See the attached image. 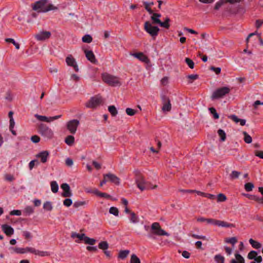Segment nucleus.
<instances>
[{"label":"nucleus","instance_id":"f257e3e1","mask_svg":"<svg viewBox=\"0 0 263 263\" xmlns=\"http://www.w3.org/2000/svg\"><path fill=\"white\" fill-rule=\"evenodd\" d=\"M134 173L136 176L135 181L137 187L141 191L149 189H155L157 187L156 185H153L149 182L145 181L138 170H135Z\"/></svg>","mask_w":263,"mask_h":263},{"label":"nucleus","instance_id":"f03ea898","mask_svg":"<svg viewBox=\"0 0 263 263\" xmlns=\"http://www.w3.org/2000/svg\"><path fill=\"white\" fill-rule=\"evenodd\" d=\"M47 3V0H40L36 2L32 6L34 10L37 11L38 12H47L50 10H55L58 8L52 4H48L46 6Z\"/></svg>","mask_w":263,"mask_h":263},{"label":"nucleus","instance_id":"7ed1b4c3","mask_svg":"<svg viewBox=\"0 0 263 263\" xmlns=\"http://www.w3.org/2000/svg\"><path fill=\"white\" fill-rule=\"evenodd\" d=\"M246 43L248 48H256L254 44L259 45L260 48H263V40L256 32L250 33L246 39Z\"/></svg>","mask_w":263,"mask_h":263},{"label":"nucleus","instance_id":"20e7f679","mask_svg":"<svg viewBox=\"0 0 263 263\" xmlns=\"http://www.w3.org/2000/svg\"><path fill=\"white\" fill-rule=\"evenodd\" d=\"M102 78L104 82L111 86H120L121 84L118 77L107 73H102Z\"/></svg>","mask_w":263,"mask_h":263},{"label":"nucleus","instance_id":"39448f33","mask_svg":"<svg viewBox=\"0 0 263 263\" xmlns=\"http://www.w3.org/2000/svg\"><path fill=\"white\" fill-rule=\"evenodd\" d=\"M38 133L44 138L51 139L53 137V130L46 124L41 123L38 127Z\"/></svg>","mask_w":263,"mask_h":263},{"label":"nucleus","instance_id":"423d86ee","mask_svg":"<svg viewBox=\"0 0 263 263\" xmlns=\"http://www.w3.org/2000/svg\"><path fill=\"white\" fill-rule=\"evenodd\" d=\"M230 91V89L228 87H223L215 90L212 95V99H218L223 97L229 93Z\"/></svg>","mask_w":263,"mask_h":263},{"label":"nucleus","instance_id":"0eeeda50","mask_svg":"<svg viewBox=\"0 0 263 263\" xmlns=\"http://www.w3.org/2000/svg\"><path fill=\"white\" fill-rule=\"evenodd\" d=\"M144 28L146 32H147L152 37L157 36L159 31V29L158 27L153 26L148 21L145 22Z\"/></svg>","mask_w":263,"mask_h":263},{"label":"nucleus","instance_id":"6e6552de","mask_svg":"<svg viewBox=\"0 0 263 263\" xmlns=\"http://www.w3.org/2000/svg\"><path fill=\"white\" fill-rule=\"evenodd\" d=\"M102 102L101 97L95 96L86 103L85 106L87 108H94L99 106Z\"/></svg>","mask_w":263,"mask_h":263},{"label":"nucleus","instance_id":"1a4fd4ad","mask_svg":"<svg viewBox=\"0 0 263 263\" xmlns=\"http://www.w3.org/2000/svg\"><path fill=\"white\" fill-rule=\"evenodd\" d=\"M152 230L153 231V233L154 234L158 235V236H170V234L166 232L164 230L161 229L159 223L158 222H154L152 224L151 226Z\"/></svg>","mask_w":263,"mask_h":263},{"label":"nucleus","instance_id":"9d476101","mask_svg":"<svg viewBox=\"0 0 263 263\" xmlns=\"http://www.w3.org/2000/svg\"><path fill=\"white\" fill-rule=\"evenodd\" d=\"M80 124V122L77 119H73L68 121L66 124L67 129L72 134L76 133L77 128Z\"/></svg>","mask_w":263,"mask_h":263},{"label":"nucleus","instance_id":"9b49d317","mask_svg":"<svg viewBox=\"0 0 263 263\" xmlns=\"http://www.w3.org/2000/svg\"><path fill=\"white\" fill-rule=\"evenodd\" d=\"M27 253H32L40 256H47L49 255V253L47 251H40L30 247L25 248V254Z\"/></svg>","mask_w":263,"mask_h":263},{"label":"nucleus","instance_id":"f8f14e48","mask_svg":"<svg viewBox=\"0 0 263 263\" xmlns=\"http://www.w3.org/2000/svg\"><path fill=\"white\" fill-rule=\"evenodd\" d=\"M51 33L50 31H42L34 35L35 38L40 41H43L48 40L50 37Z\"/></svg>","mask_w":263,"mask_h":263},{"label":"nucleus","instance_id":"ddd939ff","mask_svg":"<svg viewBox=\"0 0 263 263\" xmlns=\"http://www.w3.org/2000/svg\"><path fill=\"white\" fill-rule=\"evenodd\" d=\"M129 55L134 57V58L138 59L139 61L146 63L148 64L149 62V60L148 58V57L144 54L143 52H130Z\"/></svg>","mask_w":263,"mask_h":263},{"label":"nucleus","instance_id":"4468645a","mask_svg":"<svg viewBox=\"0 0 263 263\" xmlns=\"http://www.w3.org/2000/svg\"><path fill=\"white\" fill-rule=\"evenodd\" d=\"M163 106L162 110L163 112H168L171 110L172 105L171 104L170 100L166 96H162L161 97Z\"/></svg>","mask_w":263,"mask_h":263},{"label":"nucleus","instance_id":"2eb2a0df","mask_svg":"<svg viewBox=\"0 0 263 263\" xmlns=\"http://www.w3.org/2000/svg\"><path fill=\"white\" fill-rule=\"evenodd\" d=\"M61 189L63 190V192L62 196L64 197H69L72 195L69 185L67 183H63L61 185Z\"/></svg>","mask_w":263,"mask_h":263},{"label":"nucleus","instance_id":"dca6fc26","mask_svg":"<svg viewBox=\"0 0 263 263\" xmlns=\"http://www.w3.org/2000/svg\"><path fill=\"white\" fill-rule=\"evenodd\" d=\"M36 157L40 158L41 162L46 163L49 157V152L48 151H43L40 152L36 155Z\"/></svg>","mask_w":263,"mask_h":263},{"label":"nucleus","instance_id":"f3484780","mask_svg":"<svg viewBox=\"0 0 263 263\" xmlns=\"http://www.w3.org/2000/svg\"><path fill=\"white\" fill-rule=\"evenodd\" d=\"M66 62L68 65L73 67L76 71H79L78 66L74 59L71 55H69L66 58Z\"/></svg>","mask_w":263,"mask_h":263},{"label":"nucleus","instance_id":"a211bd4d","mask_svg":"<svg viewBox=\"0 0 263 263\" xmlns=\"http://www.w3.org/2000/svg\"><path fill=\"white\" fill-rule=\"evenodd\" d=\"M86 57L87 60L91 63L95 64L97 62V60L92 50H84Z\"/></svg>","mask_w":263,"mask_h":263},{"label":"nucleus","instance_id":"6ab92c4d","mask_svg":"<svg viewBox=\"0 0 263 263\" xmlns=\"http://www.w3.org/2000/svg\"><path fill=\"white\" fill-rule=\"evenodd\" d=\"M104 178H108L109 180L112 183L116 184H119L120 183V179L115 175L108 173L107 174L104 175Z\"/></svg>","mask_w":263,"mask_h":263},{"label":"nucleus","instance_id":"aec40b11","mask_svg":"<svg viewBox=\"0 0 263 263\" xmlns=\"http://www.w3.org/2000/svg\"><path fill=\"white\" fill-rule=\"evenodd\" d=\"M214 226H217L219 227L222 228H232L234 226L232 223H228L224 221L219 220L215 219Z\"/></svg>","mask_w":263,"mask_h":263},{"label":"nucleus","instance_id":"412c9836","mask_svg":"<svg viewBox=\"0 0 263 263\" xmlns=\"http://www.w3.org/2000/svg\"><path fill=\"white\" fill-rule=\"evenodd\" d=\"M85 237V234H79V233H77L76 232H72L71 233V237L74 239L76 238H77V239H76L75 240V241L77 243H80L81 242V241L82 240H84V237Z\"/></svg>","mask_w":263,"mask_h":263},{"label":"nucleus","instance_id":"4be33fe9","mask_svg":"<svg viewBox=\"0 0 263 263\" xmlns=\"http://www.w3.org/2000/svg\"><path fill=\"white\" fill-rule=\"evenodd\" d=\"M2 229L3 232L8 236H11L14 233V229L8 224L2 225Z\"/></svg>","mask_w":263,"mask_h":263},{"label":"nucleus","instance_id":"5701e85b","mask_svg":"<svg viewBox=\"0 0 263 263\" xmlns=\"http://www.w3.org/2000/svg\"><path fill=\"white\" fill-rule=\"evenodd\" d=\"M230 263H245L244 258L238 252L235 254V258L231 260Z\"/></svg>","mask_w":263,"mask_h":263},{"label":"nucleus","instance_id":"b1692460","mask_svg":"<svg viewBox=\"0 0 263 263\" xmlns=\"http://www.w3.org/2000/svg\"><path fill=\"white\" fill-rule=\"evenodd\" d=\"M197 221L199 222H205L207 224L214 225L215 219L213 218H206L203 217H198Z\"/></svg>","mask_w":263,"mask_h":263},{"label":"nucleus","instance_id":"393cba45","mask_svg":"<svg viewBox=\"0 0 263 263\" xmlns=\"http://www.w3.org/2000/svg\"><path fill=\"white\" fill-rule=\"evenodd\" d=\"M244 195L251 200H255L259 203H263V197L260 198L255 195H250L248 194H245Z\"/></svg>","mask_w":263,"mask_h":263},{"label":"nucleus","instance_id":"a878e982","mask_svg":"<svg viewBox=\"0 0 263 263\" xmlns=\"http://www.w3.org/2000/svg\"><path fill=\"white\" fill-rule=\"evenodd\" d=\"M128 218L131 223H136L139 222V217L134 212L130 213Z\"/></svg>","mask_w":263,"mask_h":263},{"label":"nucleus","instance_id":"bb28decb","mask_svg":"<svg viewBox=\"0 0 263 263\" xmlns=\"http://www.w3.org/2000/svg\"><path fill=\"white\" fill-rule=\"evenodd\" d=\"M153 15L151 16V19L154 24H159L160 23L159 18L161 17V14L157 13H152Z\"/></svg>","mask_w":263,"mask_h":263},{"label":"nucleus","instance_id":"cd10ccee","mask_svg":"<svg viewBox=\"0 0 263 263\" xmlns=\"http://www.w3.org/2000/svg\"><path fill=\"white\" fill-rule=\"evenodd\" d=\"M51 190L53 193H56L59 191V185L57 181H52L50 182Z\"/></svg>","mask_w":263,"mask_h":263},{"label":"nucleus","instance_id":"c85d7f7f","mask_svg":"<svg viewBox=\"0 0 263 263\" xmlns=\"http://www.w3.org/2000/svg\"><path fill=\"white\" fill-rule=\"evenodd\" d=\"M9 249L17 254H25V248L11 247Z\"/></svg>","mask_w":263,"mask_h":263},{"label":"nucleus","instance_id":"c756f323","mask_svg":"<svg viewBox=\"0 0 263 263\" xmlns=\"http://www.w3.org/2000/svg\"><path fill=\"white\" fill-rule=\"evenodd\" d=\"M170 22V19L167 17L165 18V20L163 22L160 21V23H159L158 24L160 25V26L162 27L168 29L170 26V25L169 24Z\"/></svg>","mask_w":263,"mask_h":263},{"label":"nucleus","instance_id":"7c9ffc66","mask_svg":"<svg viewBox=\"0 0 263 263\" xmlns=\"http://www.w3.org/2000/svg\"><path fill=\"white\" fill-rule=\"evenodd\" d=\"M129 253V250L120 251L119 253L118 257L121 259H124L127 257Z\"/></svg>","mask_w":263,"mask_h":263},{"label":"nucleus","instance_id":"2f4dec72","mask_svg":"<svg viewBox=\"0 0 263 263\" xmlns=\"http://www.w3.org/2000/svg\"><path fill=\"white\" fill-rule=\"evenodd\" d=\"M197 194L198 195H200V196H203V197H207V198H209L210 199H214L215 198V196L214 195L211 194L205 193H203V192H201L200 191H197Z\"/></svg>","mask_w":263,"mask_h":263},{"label":"nucleus","instance_id":"473e14b6","mask_svg":"<svg viewBox=\"0 0 263 263\" xmlns=\"http://www.w3.org/2000/svg\"><path fill=\"white\" fill-rule=\"evenodd\" d=\"M98 247L99 249L105 251L108 249V248H109V245L107 241H101L99 243Z\"/></svg>","mask_w":263,"mask_h":263},{"label":"nucleus","instance_id":"72a5a7b5","mask_svg":"<svg viewBox=\"0 0 263 263\" xmlns=\"http://www.w3.org/2000/svg\"><path fill=\"white\" fill-rule=\"evenodd\" d=\"M249 242L252 247L255 249H259L261 247V245L258 241L253 240L252 238L249 239Z\"/></svg>","mask_w":263,"mask_h":263},{"label":"nucleus","instance_id":"f704fd0d","mask_svg":"<svg viewBox=\"0 0 263 263\" xmlns=\"http://www.w3.org/2000/svg\"><path fill=\"white\" fill-rule=\"evenodd\" d=\"M74 141V138L71 135L68 136L65 140V143L68 145H72L73 144Z\"/></svg>","mask_w":263,"mask_h":263},{"label":"nucleus","instance_id":"c9c22d12","mask_svg":"<svg viewBox=\"0 0 263 263\" xmlns=\"http://www.w3.org/2000/svg\"><path fill=\"white\" fill-rule=\"evenodd\" d=\"M214 260L216 263H224V257L220 254H217L214 256Z\"/></svg>","mask_w":263,"mask_h":263},{"label":"nucleus","instance_id":"e433bc0d","mask_svg":"<svg viewBox=\"0 0 263 263\" xmlns=\"http://www.w3.org/2000/svg\"><path fill=\"white\" fill-rule=\"evenodd\" d=\"M43 208L47 211H51L53 209L51 202L50 201H46L43 204Z\"/></svg>","mask_w":263,"mask_h":263},{"label":"nucleus","instance_id":"4c0bfd02","mask_svg":"<svg viewBox=\"0 0 263 263\" xmlns=\"http://www.w3.org/2000/svg\"><path fill=\"white\" fill-rule=\"evenodd\" d=\"M84 241L86 244H88L90 245H94L96 242V240L93 238H89L85 235V237H84Z\"/></svg>","mask_w":263,"mask_h":263},{"label":"nucleus","instance_id":"58836bf2","mask_svg":"<svg viewBox=\"0 0 263 263\" xmlns=\"http://www.w3.org/2000/svg\"><path fill=\"white\" fill-rule=\"evenodd\" d=\"M108 109L112 116H116L118 114V111L114 105L109 106Z\"/></svg>","mask_w":263,"mask_h":263},{"label":"nucleus","instance_id":"ea45409f","mask_svg":"<svg viewBox=\"0 0 263 263\" xmlns=\"http://www.w3.org/2000/svg\"><path fill=\"white\" fill-rule=\"evenodd\" d=\"M243 134L244 135L245 142L248 144L251 143L252 141V137L246 132H243Z\"/></svg>","mask_w":263,"mask_h":263},{"label":"nucleus","instance_id":"a19ab883","mask_svg":"<svg viewBox=\"0 0 263 263\" xmlns=\"http://www.w3.org/2000/svg\"><path fill=\"white\" fill-rule=\"evenodd\" d=\"M218 134L219 136L220 137V140L221 141H224L226 140V135L224 130L222 129H219L218 130Z\"/></svg>","mask_w":263,"mask_h":263},{"label":"nucleus","instance_id":"79ce46f5","mask_svg":"<svg viewBox=\"0 0 263 263\" xmlns=\"http://www.w3.org/2000/svg\"><path fill=\"white\" fill-rule=\"evenodd\" d=\"M34 212L33 208L31 206H27L24 209V213L26 215H30Z\"/></svg>","mask_w":263,"mask_h":263},{"label":"nucleus","instance_id":"37998d69","mask_svg":"<svg viewBox=\"0 0 263 263\" xmlns=\"http://www.w3.org/2000/svg\"><path fill=\"white\" fill-rule=\"evenodd\" d=\"M109 212L110 214L114 215L115 216H118L119 210L116 207L112 206L110 208Z\"/></svg>","mask_w":263,"mask_h":263},{"label":"nucleus","instance_id":"c03bdc74","mask_svg":"<svg viewBox=\"0 0 263 263\" xmlns=\"http://www.w3.org/2000/svg\"><path fill=\"white\" fill-rule=\"evenodd\" d=\"M92 41V37L89 34H86L82 37V41L84 43H90Z\"/></svg>","mask_w":263,"mask_h":263},{"label":"nucleus","instance_id":"a18cd8bd","mask_svg":"<svg viewBox=\"0 0 263 263\" xmlns=\"http://www.w3.org/2000/svg\"><path fill=\"white\" fill-rule=\"evenodd\" d=\"M5 40L7 42L12 43L14 45V46H15L16 49H18L20 48L19 43L17 42H16L14 39H11V38H7V39H6Z\"/></svg>","mask_w":263,"mask_h":263},{"label":"nucleus","instance_id":"49530a36","mask_svg":"<svg viewBox=\"0 0 263 263\" xmlns=\"http://www.w3.org/2000/svg\"><path fill=\"white\" fill-rule=\"evenodd\" d=\"M185 62L190 68H191V69L194 68V63L191 59H190V58H186L185 59Z\"/></svg>","mask_w":263,"mask_h":263},{"label":"nucleus","instance_id":"de8ad7c7","mask_svg":"<svg viewBox=\"0 0 263 263\" xmlns=\"http://www.w3.org/2000/svg\"><path fill=\"white\" fill-rule=\"evenodd\" d=\"M217 202H223L227 200V197L225 195L220 193L217 195Z\"/></svg>","mask_w":263,"mask_h":263},{"label":"nucleus","instance_id":"09e8293b","mask_svg":"<svg viewBox=\"0 0 263 263\" xmlns=\"http://www.w3.org/2000/svg\"><path fill=\"white\" fill-rule=\"evenodd\" d=\"M254 184L251 182L247 183L245 184V189L247 192L251 191L254 188Z\"/></svg>","mask_w":263,"mask_h":263},{"label":"nucleus","instance_id":"8fccbe9b","mask_svg":"<svg viewBox=\"0 0 263 263\" xmlns=\"http://www.w3.org/2000/svg\"><path fill=\"white\" fill-rule=\"evenodd\" d=\"M209 110H210L211 114L213 115L214 119H217L219 118V115L216 112V110L214 108H213V107L209 108Z\"/></svg>","mask_w":263,"mask_h":263},{"label":"nucleus","instance_id":"3c124183","mask_svg":"<svg viewBox=\"0 0 263 263\" xmlns=\"http://www.w3.org/2000/svg\"><path fill=\"white\" fill-rule=\"evenodd\" d=\"M130 263H140V260L135 254H132L130 258Z\"/></svg>","mask_w":263,"mask_h":263},{"label":"nucleus","instance_id":"603ef678","mask_svg":"<svg viewBox=\"0 0 263 263\" xmlns=\"http://www.w3.org/2000/svg\"><path fill=\"white\" fill-rule=\"evenodd\" d=\"M240 173L237 171H233L230 174V176L231 179H237L239 177V176L240 175Z\"/></svg>","mask_w":263,"mask_h":263},{"label":"nucleus","instance_id":"864d4df0","mask_svg":"<svg viewBox=\"0 0 263 263\" xmlns=\"http://www.w3.org/2000/svg\"><path fill=\"white\" fill-rule=\"evenodd\" d=\"M257 255V253L255 251H251L248 253V258L249 259H255V257H256V255Z\"/></svg>","mask_w":263,"mask_h":263},{"label":"nucleus","instance_id":"5fc2aeb1","mask_svg":"<svg viewBox=\"0 0 263 263\" xmlns=\"http://www.w3.org/2000/svg\"><path fill=\"white\" fill-rule=\"evenodd\" d=\"M126 113L128 116H133L136 114V111L131 108H127L126 109Z\"/></svg>","mask_w":263,"mask_h":263},{"label":"nucleus","instance_id":"6e6d98bb","mask_svg":"<svg viewBox=\"0 0 263 263\" xmlns=\"http://www.w3.org/2000/svg\"><path fill=\"white\" fill-rule=\"evenodd\" d=\"M225 241L227 243H231L234 246L237 242V239L235 237H231L227 238Z\"/></svg>","mask_w":263,"mask_h":263},{"label":"nucleus","instance_id":"4d7b16f0","mask_svg":"<svg viewBox=\"0 0 263 263\" xmlns=\"http://www.w3.org/2000/svg\"><path fill=\"white\" fill-rule=\"evenodd\" d=\"M192 237L195 239H202V240H207L206 237L204 235H199L195 234H193L190 235Z\"/></svg>","mask_w":263,"mask_h":263},{"label":"nucleus","instance_id":"13d9d810","mask_svg":"<svg viewBox=\"0 0 263 263\" xmlns=\"http://www.w3.org/2000/svg\"><path fill=\"white\" fill-rule=\"evenodd\" d=\"M61 117V115H57L53 117H47L46 122L50 123L54 120H57Z\"/></svg>","mask_w":263,"mask_h":263},{"label":"nucleus","instance_id":"bf43d9fd","mask_svg":"<svg viewBox=\"0 0 263 263\" xmlns=\"http://www.w3.org/2000/svg\"><path fill=\"white\" fill-rule=\"evenodd\" d=\"M34 117L39 121L46 122V120L47 119V117L39 115L38 114H35Z\"/></svg>","mask_w":263,"mask_h":263},{"label":"nucleus","instance_id":"052dcab7","mask_svg":"<svg viewBox=\"0 0 263 263\" xmlns=\"http://www.w3.org/2000/svg\"><path fill=\"white\" fill-rule=\"evenodd\" d=\"M72 201L70 198H66L63 201V204L67 207L70 206L72 204Z\"/></svg>","mask_w":263,"mask_h":263},{"label":"nucleus","instance_id":"680f3d73","mask_svg":"<svg viewBox=\"0 0 263 263\" xmlns=\"http://www.w3.org/2000/svg\"><path fill=\"white\" fill-rule=\"evenodd\" d=\"M144 5L145 6V9L148 12L149 14L153 13V11L152 10V9L150 8L149 4H148V2H144Z\"/></svg>","mask_w":263,"mask_h":263},{"label":"nucleus","instance_id":"e2e57ef3","mask_svg":"<svg viewBox=\"0 0 263 263\" xmlns=\"http://www.w3.org/2000/svg\"><path fill=\"white\" fill-rule=\"evenodd\" d=\"M85 204V201H75L73 203V206L74 208H79L81 206H82L83 205H84Z\"/></svg>","mask_w":263,"mask_h":263},{"label":"nucleus","instance_id":"0e129e2a","mask_svg":"<svg viewBox=\"0 0 263 263\" xmlns=\"http://www.w3.org/2000/svg\"><path fill=\"white\" fill-rule=\"evenodd\" d=\"M5 179L6 180L11 182L14 180V177L12 175L6 174L5 175Z\"/></svg>","mask_w":263,"mask_h":263},{"label":"nucleus","instance_id":"69168bd1","mask_svg":"<svg viewBox=\"0 0 263 263\" xmlns=\"http://www.w3.org/2000/svg\"><path fill=\"white\" fill-rule=\"evenodd\" d=\"M10 214L11 215L20 216L22 214V212L18 210H14L10 212Z\"/></svg>","mask_w":263,"mask_h":263},{"label":"nucleus","instance_id":"338daca9","mask_svg":"<svg viewBox=\"0 0 263 263\" xmlns=\"http://www.w3.org/2000/svg\"><path fill=\"white\" fill-rule=\"evenodd\" d=\"M31 141L33 143H38L40 141V138L37 135H34L31 138Z\"/></svg>","mask_w":263,"mask_h":263},{"label":"nucleus","instance_id":"774afa93","mask_svg":"<svg viewBox=\"0 0 263 263\" xmlns=\"http://www.w3.org/2000/svg\"><path fill=\"white\" fill-rule=\"evenodd\" d=\"M65 163L67 166H71L73 164V160L69 158H67L65 160Z\"/></svg>","mask_w":263,"mask_h":263}]
</instances>
